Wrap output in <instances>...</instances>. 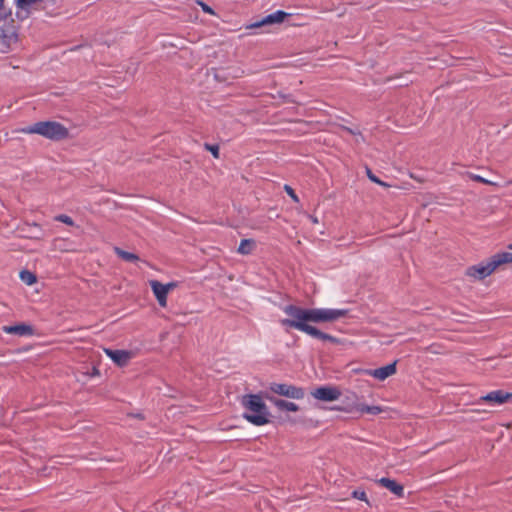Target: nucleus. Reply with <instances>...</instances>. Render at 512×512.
<instances>
[{"label": "nucleus", "mask_w": 512, "mask_h": 512, "mask_svg": "<svg viewBox=\"0 0 512 512\" xmlns=\"http://www.w3.org/2000/svg\"><path fill=\"white\" fill-rule=\"evenodd\" d=\"M283 311L289 318L282 319L280 323L285 327L295 328L302 332L307 333L308 335L324 340L329 341L333 344H339L340 340L330 334H326L320 331L318 328L309 325L311 322L310 319V309L302 308L296 305H286L283 308Z\"/></svg>", "instance_id": "f257e3e1"}, {"label": "nucleus", "mask_w": 512, "mask_h": 512, "mask_svg": "<svg viewBox=\"0 0 512 512\" xmlns=\"http://www.w3.org/2000/svg\"><path fill=\"white\" fill-rule=\"evenodd\" d=\"M512 263L511 252H500L491 256L486 263L481 262L467 268L466 275L477 280H483L493 274L504 264Z\"/></svg>", "instance_id": "f03ea898"}, {"label": "nucleus", "mask_w": 512, "mask_h": 512, "mask_svg": "<svg viewBox=\"0 0 512 512\" xmlns=\"http://www.w3.org/2000/svg\"><path fill=\"white\" fill-rule=\"evenodd\" d=\"M243 406L253 414H244V418L256 426H262L269 422L268 409L259 395H245L242 399Z\"/></svg>", "instance_id": "7ed1b4c3"}, {"label": "nucleus", "mask_w": 512, "mask_h": 512, "mask_svg": "<svg viewBox=\"0 0 512 512\" xmlns=\"http://www.w3.org/2000/svg\"><path fill=\"white\" fill-rule=\"evenodd\" d=\"M21 131L26 134H39L50 140H61L64 138V127L55 121L37 122L32 126L23 128Z\"/></svg>", "instance_id": "20e7f679"}, {"label": "nucleus", "mask_w": 512, "mask_h": 512, "mask_svg": "<svg viewBox=\"0 0 512 512\" xmlns=\"http://www.w3.org/2000/svg\"><path fill=\"white\" fill-rule=\"evenodd\" d=\"M347 309L310 308V319L312 323L335 322L346 317Z\"/></svg>", "instance_id": "39448f33"}, {"label": "nucleus", "mask_w": 512, "mask_h": 512, "mask_svg": "<svg viewBox=\"0 0 512 512\" xmlns=\"http://www.w3.org/2000/svg\"><path fill=\"white\" fill-rule=\"evenodd\" d=\"M17 42L18 34L14 21L6 22L0 29V51L8 52Z\"/></svg>", "instance_id": "423d86ee"}, {"label": "nucleus", "mask_w": 512, "mask_h": 512, "mask_svg": "<svg viewBox=\"0 0 512 512\" xmlns=\"http://www.w3.org/2000/svg\"><path fill=\"white\" fill-rule=\"evenodd\" d=\"M270 390L276 394L292 399H302L304 397V390L293 385L272 383Z\"/></svg>", "instance_id": "0eeeda50"}, {"label": "nucleus", "mask_w": 512, "mask_h": 512, "mask_svg": "<svg viewBox=\"0 0 512 512\" xmlns=\"http://www.w3.org/2000/svg\"><path fill=\"white\" fill-rule=\"evenodd\" d=\"M311 395L317 400L331 402L339 399L341 391L337 387L322 386L314 389Z\"/></svg>", "instance_id": "6e6552de"}, {"label": "nucleus", "mask_w": 512, "mask_h": 512, "mask_svg": "<svg viewBox=\"0 0 512 512\" xmlns=\"http://www.w3.org/2000/svg\"><path fill=\"white\" fill-rule=\"evenodd\" d=\"M288 16V13L284 11H276L270 15L265 16L259 21H256L254 23H251L246 26V29H255V28H261L272 24H280L282 23L285 18Z\"/></svg>", "instance_id": "1a4fd4ad"}, {"label": "nucleus", "mask_w": 512, "mask_h": 512, "mask_svg": "<svg viewBox=\"0 0 512 512\" xmlns=\"http://www.w3.org/2000/svg\"><path fill=\"white\" fill-rule=\"evenodd\" d=\"M512 399V393L504 392L503 390L491 391L485 396H482L479 401L487 403L503 404Z\"/></svg>", "instance_id": "9d476101"}, {"label": "nucleus", "mask_w": 512, "mask_h": 512, "mask_svg": "<svg viewBox=\"0 0 512 512\" xmlns=\"http://www.w3.org/2000/svg\"><path fill=\"white\" fill-rule=\"evenodd\" d=\"M3 331L7 334H14L18 336H30L34 334V329L31 325L26 323H19L11 326H4Z\"/></svg>", "instance_id": "9b49d317"}, {"label": "nucleus", "mask_w": 512, "mask_h": 512, "mask_svg": "<svg viewBox=\"0 0 512 512\" xmlns=\"http://www.w3.org/2000/svg\"><path fill=\"white\" fill-rule=\"evenodd\" d=\"M381 485L393 494L396 498L401 499L406 495H410L411 491L405 488L401 482H380Z\"/></svg>", "instance_id": "f8f14e48"}, {"label": "nucleus", "mask_w": 512, "mask_h": 512, "mask_svg": "<svg viewBox=\"0 0 512 512\" xmlns=\"http://www.w3.org/2000/svg\"><path fill=\"white\" fill-rule=\"evenodd\" d=\"M105 352L120 367L127 365L131 359L129 351L105 349Z\"/></svg>", "instance_id": "ddd939ff"}, {"label": "nucleus", "mask_w": 512, "mask_h": 512, "mask_svg": "<svg viewBox=\"0 0 512 512\" xmlns=\"http://www.w3.org/2000/svg\"><path fill=\"white\" fill-rule=\"evenodd\" d=\"M149 284L159 305L161 307H166L168 293L165 291L163 284L157 280H150Z\"/></svg>", "instance_id": "4468645a"}, {"label": "nucleus", "mask_w": 512, "mask_h": 512, "mask_svg": "<svg viewBox=\"0 0 512 512\" xmlns=\"http://www.w3.org/2000/svg\"><path fill=\"white\" fill-rule=\"evenodd\" d=\"M396 373V362L374 369L370 374L378 380H385Z\"/></svg>", "instance_id": "2eb2a0df"}, {"label": "nucleus", "mask_w": 512, "mask_h": 512, "mask_svg": "<svg viewBox=\"0 0 512 512\" xmlns=\"http://www.w3.org/2000/svg\"><path fill=\"white\" fill-rule=\"evenodd\" d=\"M266 398L281 411L296 412L299 410V406L293 402L279 399L274 396H266Z\"/></svg>", "instance_id": "dca6fc26"}, {"label": "nucleus", "mask_w": 512, "mask_h": 512, "mask_svg": "<svg viewBox=\"0 0 512 512\" xmlns=\"http://www.w3.org/2000/svg\"><path fill=\"white\" fill-rule=\"evenodd\" d=\"M345 411H347V412L358 411L361 413L365 412V413H369L372 415H377V414H380L381 412H383V408L380 406H369V405H364V404H359V403L354 402L349 408L345 409Z\"/></svg>", "instance_id": "f3484780"}, {"label": "nucleus", "mask_w": 512, "mask_h": 512, "mask_svg": "<svg viewBox=\"0 0 512 512\" xmlns=\"http://www.w3.org/2000/svg\"><path fill=\"white\" fill-rule=\"evenodd\" d=\"M256 247V242L253 239H243L238 247V253L242 255L250 254Z\"/></svg>", "instance_id": "a211bd4d"}, {"label": "nucleus", "mask_w": 512, "mask_h": 512, "mask_svg": "<svg viewBox=\"0 0 512 512\" xmlns=\"http://www.w3.org/2000/svg\"><path fill=\"white\" fill-rule=\"evenodd\" d=\"M114 252L118 257L127 262H135L139 260L138 255L131 252H127L119 247H114Z\"/></svg>", "instance_id": "6ab92c4d"}, {"label": "nucleus", "mask_w": 512, "mask_h": 512, "mask_svg": "<svg viewBox=\"0 0 512 512\" xmlns=\"http://www.w3.org/2000/svg\"><path fill=\"white\" fill-rule=\"evenodd\" d=\"M19 277L28 286H31L37 282L36 275L29 270H22L19 274Z\"/></svg>", "instance_id": "aec40b11"}, {"label": "nucleus", "mask_w": 512, "mask_h": 512, "mask_svg": "<svg viewBox=\"0 0 512 512\" xmlns=\"http://www.w3.org/2000/svg\"><path fill=\"white\" fill-rule=\"evenodd\" d=\"M468 176L473 180V181H476V182H480V183H483V184H487V185H496V183L494 182H491L479 175H476V174H472V173H467Z\"/></svg>", "instance_id": "412c9836"}, {"label": "nucleus", "mask_w": 512, "mask_h": 512, "mask_svg": "<svg viewBox=\"0 0 512 512\" xmlns=\"http://www.w3.org/2000/svg\"><path fill=\"white\" fill-rule=\"evenodd\" d=\"M204 148H205V150L210 151L214 158H219V146L218 145H212L209 143H205Z\"/></svg>", "instance_id": "4be33fe9"}, {"label": "nucleus", "mask_w": 512, "mask_h": 512, "mask_svg": "<svg viewBox=\"0 0 512 512\" xmlns=\"http://www.w3.org/2000/svg\"><path fill=\"white\" fill-rule=\"evenodd\" d=\"M196 3L202 8V10L205 13H208L210 15H215V11L210 6H208L206 3H204L203 1L196 0Z\"/></svg>", "instance_id": "5701e85b"}, {"label": "nucleus", "mask_w": 512, "mask_h": 512, "mask_svg": "<svg viewBox=\"0 0 512 512\" xmlns=\"http://www.w3.org/2000/svg\"><path fill=\"white\" fill-rule=\"evenodd\" d=\"M284 190L295 202H299L298 196L295 194V191L289 185H285Z\"/></svg>", "instance_id": "b1692460"}, {"label": "nucleus", "mask_w": 512, "mask_h": 512, "mask_svg": "<svg viewBox=\"0 0 512 512\" xmlns=\"http://www.w3.org/2000/svg\"><path fill=\"white\" fill-rule=\"evenodd\" d=\"M367 177L374 183H381V180L375 176L369 168H366Z\"/></svg>", "instance_id": "393cba45"}, {"label": "nucleus", "mask_w": 512, "mask_h": 512, "mask_svg": "<svg viewBox=\"0 0 512 512\" xmlns=\"http://www.w3.org/2000/svg\"><path fill=\"white\" fill-rule=\"evenodd\" d=\"M353 496L356 499H359V500H362V501H365L366 503H368L367 498H366V494H365L364 491H354Z\"/></svg>", "instance_id": "a878e982"}, {"label": "nucleus", "mask_w": 512, "mask_h": 512, "mask_svg": "<svg viewBox=\"0 0 512 512\" xmlns=\"http://www.w3.org/2000/svg\"><path fill=\"white\" fill-rule=\"evenodd\" d=\"M176 282H169L167 284H163V287L167 293H169L171 290L175 289L177 287Z\"/></svg>", "instance_id": "bb28decb"}, {"label": "nucleus", "mask_w": 512, "mask_h": 512, "mask_svg": "<svg viewBox=\"0 0 512 512\" xmlns=\"http://www.w3.org/2000/svg\"><path fill=\"white\" fill-rule=\"evenodd\" d=\"M4 0H0V21L7 16V12L3 7Z\"/></svg>", "instance_id": "cd10ccee"}, {"label": "nucleus", "mask_w": 512, "mask_h": 512, "mask_svg": "<svg viewBox=\"0 0 512 512\" xmlns=\"http://www.w3.org/2000/svg\"><path fill=\"white\" fill-rule=\"evenodd\" d=\"M309 219L312 221L313 224H318L319 220L316 216L308 215Z\"/></svg>", "instance_id": "c85d7f7f"}, {"label": "nucleus", "mask_w": 512, "mask_h": 512, "mask_svg": "<svg viewBox=\"0 0 512 512\" xmlns=\"http://www.w3.org/2000/svg\"><path fill=\"white\" fill-rule=\"evenodd\" d=\"M74 225L75 224H74L73 220L70 217L66 216V226H74Z\"/></svg>", "instance_id": "c756f323"}, {"label": "nucleus", "mask_w": 512, "mask_h": 512, "mask_svg": "<svg viewBox=\"0 0 512 512\" xmlns=\"http://www.w3.org/2000/svg\"><path fill=\"white\" fill-rule=\"evenodd\" d=\"M92 376L99 375V370L96 367L92 368Z\"/></svg>", "instance_id": "7c9ffc66"}, {"label": "nucleus", "mask_w": 512, "mask_h": 512, "mask_svg": "<svg viewBox=\"0 0 512 512\" xmlns=\"http://www.w3.org/2000/svg\"><path fill=\"white\" fill-rule=\"evenodd\" d=\"M342 128H343L344 130H346L347 132H349L350 134H353V135H355V134H356V133H355L351 128H348V127H345V126H343Z\"/></svg>", "instance_id": "2f4dec72"}, {"label": "nucleus", "mask_w": 512, "mask_h": 512, "mask_svg": "<svg viewBox=\"0 0 512 512\" xmlns=\"http://www.w3.org/2000/svg\"><path fill=\"white\" fill-rule=\"evenodd\" d=\"M57 220L64 222V215H59L56 217Z\"/></svg>", "instance_id": "473e14b6"}, {"label": "nucleus", "mask_w": 512, "mask_h": 512, "mask_svg": "<svg viewBox=\"0 0 512 512\" xmlns=\"http://www.w3.org/2000/svg\"><path fill=\"white\" fill-rule=\"evenodd\" d=\"M379 185L383 186V187H389L390 185L381 181V183H378Z\"/></svg>", "instance_id": "72a5a7b5"}, {"label": "nucleus", "mask_w": 512, "mask_h": 512, "mask_svg": "<svg viewBox=\"0 0 512 512\" xmlns=\"http://www.w3.org/2000/svg\"><path fill=\"white\" fill-rule=\"evenodd\" d=\"M399 86H407L408 85V82L407 81H403L401 83L398 84Z\"/></svg>", "instance_id": "f704fd0d"}, {"label": "nucleus", "mask_w": 512, "mask_h": 512, "mask_svg": "<svg viewBox=\"0 0 512 512\" xmlns=\"http://www.w3.org/2000/svg\"><path fill=\"white\" fill-rule=\"evenodd\" d=\"M76 227H77V229L79 230L80 233L83 232V230L81 229V227L79 225H77Z\"/></svg>", "instance_id": "c9c22d12"}, {"label": "nucleus", "mask_w": 512, "mask_h": 512, "mask_svg": "<svg viewBox=\"0 0 512 512\" xmlns=\"http://www.w3.org/2000/svg\"><path fill=\"white\" fill-rule=\"evenodd\" d=\"M379 480L384 481V480H390V479H389V478H386V477H382V478H380Z\"/></svg>", "instance_id": "e433bc0d"}, {"label": "nucleus", "mask_w": 512, "mask_h": 512, "mask_svg": "<svg viewBox=\"0 0 512 512\" xmlns=\"http://www.w3.org/2000/svg\"><path fill=\"white\" fill-rule=\"evenodd\" d=\"M65 135H66V138L69 136V133H68L67 129H66Z\"/></svg>", "instance_id": "4c0bfd02"}, {"label": "nucleus", "mask_w": 512, "mask_h": 512, "mask_svg": "<svg viewBox=\"0 0 512 512\" xmlns=\"http://www.w3.org/2000/svg\"><path fill=\"white\" fill-rule=\"evenodd\" d=\"M508 249H509V250H512V244H509V245H508Z\"/></svg>", "instance_id": "58836bf2"}]
</instances>
